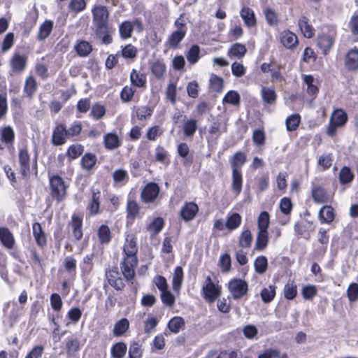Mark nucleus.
<instances>
[{
	"label": "nucleus",
	"instance_id": "nucleus-10",
	"mask_svg": "<svg viewBox=\"0 0 358 358\" xmlns=\"http://www.w3.org/2000/svg\"><path fill=\"white\" fill-rule=\"evenodd\" d=\"M27 64V57L15 53L10 60L11 71L15 73H21L25 69Z\"/></svg>",
	"mask_w": 358,
	"mask_h": 358
},
{
	"label": "nucleus",
	"instance_id": "nucleus-53",
	"mask_svg": "<svg viewBox=\"0 0 358 358\" xmlns=\"http://www.w3.org/2000/svg\"><path fill=\"white\" fill-rule=\"evenodd\" d=\"M269 223L270 219L268 213L266 211L262 212L257 220L258 230L268 231Z\"/></svg>",
	"mask_w": 358,
	"mask_h": 358
},
{
	"label": "nucleus",
	"instance_id": "nucleus-23",
	"mask_svg": "<svg viewBox=\"0 0 358 358\" xmlns=\"http://www.w3.org/2000/svg\"><path fill=\"white\" fill-rule=\"evenodd\" d=\"M186 35L184 31L176 30L171 33L166 41L167 45L172 49H176L179 47L180 43L183 40Z\"/></svg>",
	"mask_w": 358,
	"mask_h": 358
},
{
	"label": "nucleus",
	"instance_id": "nucleus-39",
	"mask_svg": "<svg viewBox=\"0 0 358 358\" xmlns=\"http://www.w3.org/2000/svg\"><path fill=\"white\" fill-rule=\"evenodd\" d=\"M242 174L241 171L232 170V189L234 192L238 194L242 190Z\"/></svg>",
	"mask_w": 358,
	"mask_h": 358
},
{
	"label": "nucleus",
	"instance_id": "nucleus-2",
	"mask_svg": "<svg viewBox=\"0 0 358 358\" xmlns=\"http://www.w3.org/2000/svg\"><path fill=\"white\" fill-rule=\"evenodd\" d=\"M50 194L57 202L62 201L66 194L67 185L63 178L57 175L50 178Z\"/></svg>",
	"mask_w": 358,
	"mask_h": 358
},
{
	"label": "nucleus",
	"instance_id": "nucleus-64",
	"mask_svg": "<svg viewBox=\"0 0 358 358\" xmlns=\"http://www.w3.org/2000/svg\"><path fill=\"white\" fill-rule=\"evenodd\" d=\"M333 160L331 155L324 154L318 157V164L325 170L332 165Z\"/></svg>",
	"mask_w": 358,
	"mask_h": 358
},
{
	"label": "nucleus",
	"instance_id": "nucleus-50",
	"mask_svg": "<svg viewBox=\"0 0 358 358\" xmlns=\"http://www.w3.org/2000/svg\"><path fill=\"white\" fill-rule=\"evenodd\" d=\"M246 156L241 152H237L231 162L232 170L241 171V168L246 162Z\"/></svg>",
	"mask_w": 358,
	"mask_h": 358
},
{
	"label": "nucleus",
	"instance_id": "nucleus-15",
	"mask_svg": "<svg viewBox=\"0 0 358 358\" xmlns=\"http://www.w3.org/2000/svg\"><path fill=\"white\" fill-rule=\"evenodd\" d=\"M298 26L304 37L311 38L315 35V29L306 16L300 17L298 20Z\"/></svg>",
	"mask_w": 358,
	"mask_h": 358
},
{
	"label": "nucleus",
	"instance_id": "nucleus-42",
	"mask_svg": "<svg viewBox=\"0 0 358 358\" xmlns=\"http://www.w3.org/2000/svg\"><path fill=\"white\" fill-rule=\"evenodd\" d=\"M255 271L259 274L264 273L268 267V261L265 256L257 257L254 262Z\"/></svg>",
	"mask_w": 358,
	"mask_h": 358
},
{
	"label": "nucleus",
	"instance_id": "nucleus-31",
	"mask_svg": "<svg viewBox=\"0 0 358 358\" xmlns=\"http://www.w3.org/2000/svg\"><path fill=\"white\" fill-rule=\"evenodd\" d=\"M126 210L128 222H133L139 213L140 207L135 201L129 199Z\"/></svg>",
	"mask_w": 358,
	"mask_h": 358
},
{
	"label": "nucleus",
	"instance_id": "nucleus-58",
	"mask_svg": "<svg viewBox=\"0 0 358 358\" xmlns=\"http://www.w3.org/2000/svg\"><path fill=\"white\" fill-rule=\"evenodd\" d=\"M239 94L234 90L228 92L223 98V102L232 105H238L240 103Z\"/></svg>",
	"mask_w": 358,
	"mask_h": 358
},
{
	"label": "nucleus",
	"instance_id": "nucleus-57",
	"mask_svg": "<svg viewBox=\"0 0 358 358\" xmlns=\"http://www.w3.org/2000/svg\"><path fill=\"white\" fill-rule=\"evenodd\" d=\"M301 117L299 114H294L288 117L286 120V126L288 131H294L299 127Z\"/></svg>",
	"mask_w": 358,
	"mask_h": 358
},
{
	"label": "nucleus",
	"instance_id": "nucleus-13",
	"mask_svg": "<svg viewBox=\"0 0 358 358\" xmlns=\"http://www.w3.org/2000/svg\"><path fill=\"white\" fill-rule=\"evenodd\" d=\"M15 138V132L10 127H5L0 129V149L9 147Z\"/></svg>",
	"mask_w": 358,
	"mask_h": 358
},
{
	"label": "nucleus",
	"instance_id": "nucleus-3",
	"mask_svg": "<svg viewBox=\"0 0 358 358\" xmlns=\"http://www.w3.org/2000/svg\"><path fill=\"white\" fill-rule=\"evenodd\" d=\"M202 294L208 302L212 303L221 295V287L214 282L210 276H207L202 286Z\"/></svg>",
	"mask_w": 358,
	"mask_h": 358
},
{
	"label": "nucleus",
	"instance_id": "nucleus-20",
	"mask_svg": "<svg viewBox=\"0 0 358 358\" xmlns=\"http://www.w3.org/2000/svg\"><path fill=\"white\" fill-rule=\"evenodd\" d=\"M268 243V231L258 230L254 250L257 251L264 250Z\"/></svg>",
	"mask_w": 358,
	"mask_h": 358
},
{
	"label": "nucleus",
	"instance_id": "nucleus-36",
	"mask_svg": "<svg viewBox=\"0 0 358 358\" xmlns=\"http://www.w3.org/2000/svg\"><path fill=\"white\" fill-rule=\"evenodd\" d=\"M101 192L94 189L92 192V199L88 205V210L91 215H96L99 213V199H100Z\"/></svg>",
	"mask_w": 358,
	"mask_h": 358
},
{
	"label": "nucleus",
	"instance_id": "nucleus-8",
	"mask_svg": "<svg viewBox=\"0 0 358 358\" xmlns=\"http://www.w3.org/2000/svg\"><path fill=\"white\" fill-rule=\"evenodd\" d=\"M278 39L282 45L288 50H294L299 44L297 36L288 29L280 31L278 34Z\"/></svg>",
	"mask_w": 358,
	"mask_h": 358
},
{
	"label": "nucleus",
	"instance_id": "nucleus-52",
	"mask_svg": "<svg viewBox=\"0 0 358 358\" xmlns=\"http://www.w3.org/2000/svg\"><path fill=\"white\" fill-rule=\"evenodd\" d=\"M37 85L36 80L30 76L29 77L25 82L24 92L29 97H32L34 94L36 90Z\"/></svg>",
	"mask_w": 358,
	"mask_h": 358
},
{
	"label": "nucleus",
	"instance_id": "nucleus-49",
	"mask_svg": "<svg viewBox=\"0 0 358 358\" xmlns=\"http://www.w3.org/2000/svg\"><path fill=\"white\" fill-rule=\"evenodd\" d=\"M97 234L100 242L103 244L108 243L111 239L110 229L106 225H101L98 229Z\"/></svg>",
	"mask_w": 358,
	"mask_h": 358
},
{
	"label": "nucleus",
	"instance_id": "nucleus-63",
	"mask_svg": "<svg viewBox=\"0 0 358 358\" xmlns=\"http://www.w3.org/2000/svg\"><path fill=\"white\" fill-rule=\"evenodd\" d=\"M347 296L350 301L355 302L358 300V284L351 283L347 289Z\"/></svg>",
	"mask_w": 358,
	"mask_h": 358
},
{
	"label": "nucleus",
	"instance_id": "nucleus-7",
	"mask_svg": "<svg viewBox=\"0 0 358 358\" xmlns=\"http://www.w3.org/2000/svg\"><path fill=\"white\" fill-rule=\"evenodd\" d=\"M18 164L20 174L25 179L30 175L31 159L27 148H21L18 153Z\"/></svg>",
	"mask_w": 358,
	"mask_h": 358
},
{
	"label": "nucleus",
	"instance_id": "nucleus-24",
	"mask_svg": "<svg viewBox=\"0 0 358 358\" xmlns=\"http://www.w3.org/2000/svg\"><path fill=\"white\" fill-rule=\"evenodd\" d=\"M0 241L8 249L13 248L15 240L12 233L6 227H0Z\"/></svg>",
	"mask_w": 358,
	"mask_h": 358
},
{
	"label": "nucleus",
	"instance_id": "nucleus-46",
	"mask_svg": "<svg viewBox=\"0 0 358 358\" xmlns=\"http://www.w3.org/2000/svg\"><path fill=\"white\" fill-rule=\"evenodd\" d=\"M137 53V48L131 44L126 45L121 50L122 57L126 59H134L136 57Z\"/></svg>",
	"mask_w": 358,
	"mask_h": 358
},
{
	"label": "nucleus",
	"instance_id": "nucleus-30",
	"mask_svg": "<svg viewBox=\"0 0 358 358\" xmlns=\"http://www.w3.org/2000/svg\"><path fill=\"white\" fill-rule=\"evenodd\" d=\"M150 69L157 79H162L166 73V66L162 60L157 59L152 64Z\"/></svg>",
	"mask_w": 358,
	"mask_h": 358
},
{
	"label": "nucleus",
	"instance_id": "nucleus-47",
	"mask_svg": "<svg viewBox=\"0 0 358 358\" xmlns=\"http://www.w3.org/2000/svg\"><path fill=\"white\" fill-rule=\"evenodd\" d=\"M185 325V321L181 317H173L168 323L169 329L173 333L177 334Z\"/></svg>",
	"mask_w": 358,
	"mask_h": 358
},
{
	"label": "nucleus",
	"instance_id": "nucleus-48",
	"mask_svg": "<svg viewBox=\"0 0 358 358\" xmlns=\"http://www.w3.org/2000/svg\"><path fill=\"white\" fill-rule=\"evenodd\" d=\"M96 162V157L92 153H86L81 159L83 169L85 170L92 169Z\"/></svg>",
	"mask_w": 358,
	"mask_h": 358
},
{
	"label": "nucleus",
	"instance_id": "nucleus-40",
	"mask_svg": "<svg viewBox=\"0 0 358 358\" xmlns=\"http://www.w3.org/2000/svg\"><path fill=\"white\" fill-rule=\"evenodd\" d=\"M241 216L237 213H233L228 215L225 225L229 230H234L241 225Z\"/></svg>",
	"mask_w": 358,
	"mask_h": 358
},
{
	"label": "nucleus",
	"instance_id": "nucleus-51",
	"mask_svg": "<svg viewBox=\"0 0 358 358\" xmlns=\"http://www.w3.org/2000/svg\"><path fill=\"white\" fill-rule=\"evenodd\" d=\"M127 345L124 343H117L111 348V355L113 358H123L126 354Z\"/></svg>",
	"mask_w": 358,
	"mask_h": 358
},
{
	"label": "nucleus",
	"instance_id": "nucleus-12",
	"mask_svg": "<svg viewBox=\"0 0 358 358\" xmlns=\"http://www.w3.org/2000/svg\"><path fill=\"white\" fill-rule=\"evenodd\" d=\"M108 283L117 290H121L124 287L123 280L117 268H113L106 273Z\"/></svg>",
	"mask_w": 358,
	"mask_h": 358
},
{
	"label": "nucleus",
	"instance_id": "nucleus-37",
	"mask_svg": "<svg viewBox=\"0 0 358 358\" xmlns=\"http://www.w3.org/2000/svg\"><path fill=\"white\" fill-rule=\"evenodd\" d=\"M262 98L266 104H272L276 100V94L273 88L262 87L261 91Z\"/></svg>",
	"mask_w": 358,
	"mask_h": 358
},
{
	"label": "nucleus",
	"instance_id": "nucleus-45",
	"mask_svg": "<svg viewBox=\"0 0 358 358\" xmlns=\"http://www.w3.org/2000/svg\"><path fill=\"white\" fill-rule=\"evenodd\" d=\"M188 62L191 64H196L200 58V48L197 45H193L186 55Z\"/></svg>",
	"mask_w": 358,
	"mask_h": 358
},
{
	"label": "nucleus",
	"instance_id": "nucleus-26",
	"mask_svg": "<svg viewBox=\"0 0 358 358\" xmlns=\"http://www.w3.org/2000/svg\"><path fill=\"white\" fill-rule=\"evenodd\" d=\"M32 231L36 244L43 247L46 244V237L42 229L41 225L38 222H35L32 225Z\"/></svg>",
	"mask_w": 358,
	"mask_h": 358
},
{
	"label": "nucleus",
	"instance_id": "nucleus-9",
	"mask_svg": "<svg viewBox=\"0 0 358 358\" xmlns=\"http://www.w3.org/2000/svg\"><path fill=\"white\" fill-rule=\"evenodd\" d=\"M159 187L155 182H150L145 185L141 192V200L144 203H152L155 201L159 194Z\"/></svg>",
	"mask_w": 358,
	"mask_h": 358
},
{
	"label": "nucleus",
	"instance_id": "nucleus-54",
	"mask_svg": "<svg viewBox=\"0 0 358 358\" xmlns=\"http://www.w3.org/2000/svg\"><path fill=\"white\" fill-rule=\"evenodd\" d=\"M197 129L196 121L195 120H188L183 126V133L185 136L192 137Z\"/></svg>",
	"mask_w": 358,
	"mask_h": 358
},
{
	"label": "nucleus",
	"instance_id": "nucleus-61",
	"mask_svg": "<svg viewBox=\"0 0 358 358\" xmlns=\"http://www.w3.org/2000/svg\"><path fill=\"white\" fill-rule=\"evenodd\" d=\"M264 15L267 23L270 26H276L278 23V17L277 13L271 8L264 10Z\"/></svg>",
	"mask_w": 358,
	"mask_h": 358
},
{
	"label": "nucleus",
	"instance_id": "nucleus-22",
	"mask_svg": "<svg viewBox=\"0 0 358 358\" xmlns=\"http://www.w3.org/2000/svg\"><path fill=\"white\" fill-rule=\"evenodd\" d=\"M321 223L330 224L335 218L334 210L331 206H323L318 213Z\"/></svg>",
	"mask_w": 358,
	"mask_h": 358
},
{
	"label": "nucleus",
	"instance_id": "nucleus-18",
	"mask_svg": "<svg viewBox=\"0 0 358 358\" xmlns=\"http://www.w3.org/2000/svg\"><path fill=\"white\" fill-rule=\"evenodd\" d=\"M95 33L103 43L108 45L113 42L112 34L113 30L108 25L103 26L101 28H96Z\"/></svg>",
	"mask_w": 358,
	"mask_h": 358
},
{
	"label": "nucleus",
	"instance_id": "nucleus-59",
	"mask_svg": "<svg viewBox=\"0 0 358 358\" xmlns=\"http://www.w3.org/2000/svg\"><path fill=\"white\" fill-rule=\"evenodd\" d=\"M163 226V220L161 217H157L148 225V230L152 234H157L162 229Z\"/></svg>",
	"mask_w": 358,
	"mask_h": 358
},
{
	"label": "nucleus",
	"instance_id": "nucleus-34",
	"mask_svg": "<svg viewBox=\"0 0 358 358\" xmlns=\"http://www.w3.org/2000/svg\"><path fill=\"white\" fill-rule=\"evenodd\" d=\"M252 235L250 229H244L238 238L239 248L244 249L250 247L252 241Z\"/></svg>",
	"mask_w": 358,
	"mask_h": 358
},
{
	"label": "nucleus",
	"instance_id": "nucleus-56",
	"mask_svg": "<svg viewBox=\"0 0 358 358\" xmlns=\"http://www.w3.org/2000/svg\"><path fill=\"white\" fill-rule=\"evenodd\" d=\"M297 294V287L294 282L287 283L284 287V295L288 300H292Z\"/></svg>",
	"mask_w": 358,
	"mask_h": 358
},
{
	"label": "nucleus",
	"instance_id": "nucleus-44",
	"mask_svg": "<svg viewBox=\"0 0 358 358\" xmlns=\"http://www.w3.org/2000/svg\"><path fill=\"white\" fill-rule=\"evenodd\" d=\"M275 288L274 285H269L262 290L260 294L264 303H268L273 301L275 296Z\"/></svg>",
	"mask_w": 358,
	"mask_h": 358
},
{
	"label": "nucleus",
	"instance_id": "nucleus-17",
	"mask_svg": "<svg viewBox=\"0 0 358 358\" xmlns=\"http://www.w3.org/2000/svg\"><path fill=\"white\" fill-rule=\"evenodd\" d=\"M312 197L315 203H323L330 201L332 196L327 193L324 188L318 186L313 189Z\"/></svg>",
	"mask_w": 358,
	"mask_h": 358
},
{
	"label": "nucleus",
	"instance_id": "nucleus-32",
	"mask_svg": "<svg viewBox=\"0 0 358 358\" xmlns=\"http://www.w3.org/2000/svg\"><path fill=\"white\" fill-rule=\"evenodd\" d=\"M183 282V271L181 266L176 267L172 278V287L175 292H179Z\"/></svg>",
	"mask_w": 358,
	"mask_h": 358
},
{
	"label": "nucleus",
	"instance_id": "nucleus-43",
	"mask_svg": "<svg viewBox=\"0 0 358 358\" xmlns=\"http://www.w3.org/2000/svg\"><path fill=\"white\" fill-rule=\"evenodd\" d=\"M75 50L80 57H86L92 52V45L85 41H81L75 45Z\"/></svg>",
	"mask_w": 358,
	"mask_h": 358
},
{
	"label": "nucleus",
	"instance_id": "nucleus-6",
	"mask_svg": "<svg viewBox=\"0 0 358 358\" xmlns=\"http://www.w3.org/2000/svg\"><path fill=\"white\" fill-rule=\"evenodd\" d=\"M92 22L96 28L108 25L109 12L107 8L101 5H95L92 9Z\"/></svg>",
	"mask_w": 358,
	"mask_h": 358
},
{
	"label": "nucleus",
	"instance_id": "nucleus-27",
	"mask_svg": "<svg viewBox=\"0 0 358 358\" xmlns=\"http://www.w3.org/2000/svg\"><path fill=\"white\" fill-rule=\"evenodd\" d=\"M240 15L246 26L252 27L256 24L255 15L251 8L248 7L243 8L240 12Z\"/></svg>",
	"mask_w": 358,
	"mask_h": 358
},
{
	"label": "nucleus",
	"instance_id": "nucleus-35",
	"mask_svg": "<svg viewBox=\"0 0 358 358\" xmlns=\"http://www.w3.org/2000/svg\"><path fill=\"white\" fill-rule=\"evenodd\" d=\"M105 146L108 150H114L120 145V141L117 134L108 133L104 136Z\"/></svg>",
	"mask_w": 358,
	"mask_h": 358
},
{
	"label": "nucleus",
	"instance_id": "nucleus-60",
	"mask_svg": "<svg viewBox=\"0 0 358 358\" xmlns=\"http://www.w3.org/2000/svg\"><path fill=\"white\" fill-rule=\"evenodd\" d=\"M160 297L162 303L166 306L172 307L175 303V296L168 289L161 292Z\"/></svg>",
	"mask_w": 358,
	"mask_h": 358
},
{
	"label": "nucleus",
	"instance_id": "nucleus-25",
	"mask_svg": "<svg viewBox=\"0 0 358 358\" xmlns=\"http://www.w3.org/2000/svg\"><path fill=\"white\" fill-rule=\"evenodd\" d=\"M54 22L50 20H46L41 24L38 29V39L45 40L51 34L53 29Z\"/></svg>",
	"mask_w": 358,
	"mask_h": 358
},
{
	"label": "nucleus",
	"instance_id": "nucleus-55",
	"mask_svg": "<svg viewBox=\"0 0 358 358\" xmlns=\"http://www.w3.org/2000/svg\"><path fill=\"white\" fill-rule=\"evenodd\" d=\"M353 178L354 175L349 167L344 166L340 171L339 180L341 184H346L350 182L352 180Z\"/></svg>",
	"mask_w": 358,
	"mask_h": 358
},
{
	"label": "nucleus",
	"instance_id": "nucleus-14",
	"mask_svg": "<svg viewBox=\"0 0 358 358\" xmlns=\"http://www.w3.org/2000/svg\"><path fill=\"white\" fill-rule=\"evenodd\" d=\"M66 137H68V135L66 127L59 124L53 130L52 142L55 145H62L66 143Z\"/></svg>",
	"mask_w": 358,
	"mask_h": 358
},
{
	"label": "nucleus",
	"instance_id": "nucleus-38",
	"mask_svg": "<svg viewBox=\"0 0 358 358\" xmlns=\"http://www.w3.org/2000/svg\"><path fill=\"white\" fill-rule=\"evenodd\" d=\"M303 84L306 85V92L310 95H315L318 92V88L315 84V80L311 75H302Z\"/></svg>",
	"mask_w": 358,
	"mask_h": 358
},
{
	"label": "nucleus",
	"instance_id": "nucleus-11",
	"mask_svg": "<svg viewBox=\"0 0 358 358\" xmlns=\"http://www.w3.org/2000/svg\"><path fill=\"white\" fill-rule=\"evenodd\" d=\"M344 62L345 66L349 71L358 69V48L355 47L347 52Z\"/></svg>",
	"mask_w": 358,
	"mask_h": 358
},
{
	"label": "nucleus",
	"instance_id": "nucleus-62",
	"mask_svg": "<svg viewBox=\"0 0 358 358\" xmlns=\"http://www.w3.org/2000/svg\"><path fill=\"white\" fill-rule=\"evenodd\" d=\"M301 294L305 299L310 300L316 295L317 288L313 285H306L302 288Z\"/></svg>",
	"mask_w": 358,
	"mask_h": 358
},
{
	"label": "nucleus",
	"instance_id": "nucleus-33",
	"mask_svg": "<svg viewBox=\"0 0 358 358\" xmlns=\"http://www.w3.org/2000/svg\"><path fill=\"white\" fill-rule=\"evenodd\" d=\"M134 29V24L131 21L125 20L119 25L120 38L123 40L129 38Z\"/></svg>",
	"mask_w": 358,
	"mask_h": 358
},
{
	"label": "nucleus",
	"instance_id": "nucleus-4",
	"mask_svg": "<svg viewBox=\"0 0 358 358\" xmlns=\"http://www.w3.org/2000/svg\"><path fill=\"white\" fill-rule=\"evenodd\" d=\"M348 120V115L342 109H337L331 114L329 120V125L327 129V134L334 136L337 128L343 126Z\"/></svg>",
	"mask_w": 358,
	"mask_h": 358
},
{
	"label": "nucleus",
	"instance_id": "nucleus-28",
	"mask_svg": "<svg viewBox=\"0 0 358 358\" xmlns=\"http://www.w3.org/2000/svg\"><path fill=\"white\" fill-rule=\"evenodd\" d=\"M82 224V218L78 215L74 214L71 218V226L72 227L73 236L77 240H80L83 237Z\"/></svg>",
	"mask_w": 358,
	"mask_h": 358
},
{
	"label": "nucleus",
	"instance_id": "nucleus-29",
	"mask_svg": "<svg viewBox=\"0 0 358 358\" xmlns=\"http://www.w3.org/2000/svg\"><path fill=\"white\" fill-rule=\"evenodd\" d=\"M334 44V38L331 36L326 34L319 35L317 45L324 53L329 51Z\"/></svg>",
	"mask_w": 358,
	"mask_h": 358
},
{
	"label": "nucleus",
	"instance_id": "nucleus-21",
	"mask_svg": "<svg viewBox=\"0 0 358 358\" xmlns=\"http://www.w3.org/2000/svg\"><path fill=\"white\" fill-rule=\"evenodd\" d=\"M247 52L246 47L241 43H236L233 44L227 51V55L230 58L241 59Z\"/></svg>",
	"mask_w": 358,
	"mask_h": 358
},
{
	"label": "nucleus",
	"instance_id": "nucleus-19",
	"mask_svg": "<svg viewBox=\"0 0 358 358\" xmlns=\"http://www.w3.org/2000/svg\"><path fill=\"white\" fill-rule=\"evenodd\" d=\"M129 78L132 85L138 88L145 87L146 76L143 73L134 69L130 73Z\"/></svg>",
	"mask_w": 358,
	"mask_h": 358
},
{
	"label": "nucleus",
	"instance_id": "nucleus-5",
	"mask_svg": "<svg viewBox=\"0 0 358 358\" xmlns=\"http://www.w3.org/2000/svg\"><path fill=\"white\" fill-rule=\"evenodd\" d=\"M228 289L233 299L238 300L248 293V285L242 279L234 278L229 282Z\"/></svg>",
	"mask_w": 358,
	"mask_h": 358
},
{
	"label": "nucleus",
	"instance_id": "nucleus-1",
	"mask_svg": "<svg viewBox=\"0 0 358 358\" xmlns=\"http://www.w3.org/2000/svg\"><path fill=\"white\" fill-rule=\"evenodd\" d=\"M137 251L136 238L132 234L128 235L123 245L124 257L121 263L122 273L127 280H131L135 275Z\"/></svg>",
	"mask_w": 358,
	"mask_h": 358
},
{
	"label": "nucleus",
	"instance_id": "nucleus-41",
	"mask_svg": "<svg viewBox=\"0 0 358 358\" xmlns=\"http://www.w3.org/2000/svg\"><path fill=\"white\" fill-rule=\"evenodd\" d=\"M129 322L127 319L122 318L117 322L114 325L113 335L120 336L123 335L129 329Z\"/></svg>",
	"mask_w": 358,
	"mask_h": 358
},
{
	"label": "nucleus",
	"instance_id": "nucleus-16",
	"mask_svg": "<svg viewBox=\"0 0 358 358\" xmlns=\"http://www.w3.org/2000/svg\"><path fill=\"white\" fill-rule=\"evenodd\" d=\"M198 210L199 207L196 203L189 202L185 203L181 208L180 216L185 221H189L194 219Z\"/></svg>",
	"mask_w": 358,
	"mask_h": 358
}]
</instances>
